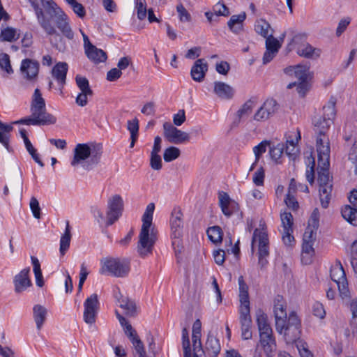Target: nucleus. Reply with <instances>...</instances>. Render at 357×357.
I'll return each instance as SVG.
<instances>
[{
  "label": "nucleus",
  "instance_id": "f257e3e1",
  "mask_svg": "<svg viewBox=\"0 0 357 357\" xmlns=\"http://www.w3.org/2000/svg\"><path fill=\"white\" fill-rule=\"evenodd\" d=\"M154 209V204L150 203L146 206L142 216V225L137 246V251L142 257H146L152 254L154 245L158 238L157 230L152 223Z\"/></svg>",
  "mask_w": 357,
  "mask_h": 357
},
{
  "label": "nucleus",
  "instance_id": "f03ea898",
  "mask_svg": "<svg viewBox=\"0 0 357 357\" xmlns=\"http://www.w3.org/2000/svg\"><path fill=\"white\" fill-rule=\"evenodd\" d=\"M318 153V183L320 202L322 207L327 208L331 197L333 188L328 167L330 166V150L328 147L319 148Z\"/></svg>",
  "mask_w": 357,
  "mask_h": 357
},
{
  "label": "nucleus",
  "instance_id": "7ed1b4c3",
  "mask_svg": "<svg viewBox=\"0 0 357 357\" xmlns=\"http://www.w3.org/2000/svg\"><path fill=\"white\" fill-rule=\"evenodd\" d=\"M31 115L40 121L42 126L54 124L56 119L47 112L45 99L38 89H36L31 102Z\"/></svg>",
  "mask_w": 357,
  "mask_h": 357
},
{
  "label": "nucleus",
  "instance_id": "20e7f679",
  "mask_svg": "<svg viewBox=\"0 0 357 357\" xmlns=\"http://www.w3.org/2000/svg\"><path fill=\"white\" fill-rule=\"evenodd\" d=\"M29 2L35 11L38 22L41 27L44 29L47 35H54V38L51 40L52 45L58 50L63 51L65 49L64 45L57 43V40H59L61 41L62 38L61 36L56 32L55 28L52 25L50 20L45 17L43 9L39 7L36 1L29 0Z\"/></svg>",
  "mask_w": 357,
  "mask_h": 357
},
{
  "label": "nucleus",
  "instance_id": "39448f33",
  "mask_svg": "<svg viewBox=\"0 0 357 357\" xmlns=\"http://www.w3.org/2000/svg\"><path fill=\"white\" fill-rule=\"evenodd\" d=\"M285 73L289 74L294 73L295 77L298 79L297 82L289 83L287 88L292 89L296 86L297 92L303 97L310 89V84L307 82L310 73L309 67L301 65H298L295 67L291 66L285 69Z\"/></svg>",
  "mask_w": 357,
  "mask_h": 357
},
{
  "label": "nucleus",
  "instance_id": "423d86ee",
  "mask_svg": "<svg viewBox=\"0 0 357 357\" xmlns=\"http://www.w3.org/2000/svg\"><path fill=\"white\" fill-rule=\"evenodd\" d=\"M183 213L181 209L174 208L172 212L170 225L172 231V246L176 255L182 251V241L181 237L183 234Z\"/></svg>",
  "mask_w": 357,
  "mask_h": 357
},
{
  "label": "nucleus",
  "instance_id": "0eeeda50",
  "mask_svg": "<svg viewBox=\"0 0 357 357\" xmlns=\"http://www.w3.org/2000/svg\"><path fill=\"white\" fill-rule=\"evenodd\" d=\"M74 156L70 162L71 165L76 167L78 165H84L86 160L91 158L92 164L97 163L98 152L96 150V145L93 144H77L73 151Z\"/></svg>",
  "mask_w": 357,
  "mask_h": 357
},
{
  "label": "nucleus",
  "instance_id": "6e6552de",
  "mask_svg": "<svg viewBox=\"0 0 357 357\" xmlns=\"http://www.w3.org/2000/svg\"><path fill=\"white\" fill-rule=\"evenodd\" d=\"M258 243L259 264L264 267L268 263L266 257L269 255L268 238L266 232L262 229L254 231L252 239V250H254L255 243Z\"/></svg>",
  "mask_w": 357,
  "mask_h": 357
},
{
  "label": "nucleus",
  "instance_id": "1a4fd4ad",
  "mask_svg": "<svg viewBox=\"0 0 357 357\" xmlns=\"http://www.w3.org/2000/svg\"><path fill=\"white\" fill-rule=\"evenodd\" d=\"M333 123L331 119H327L326 117L319 116L314 120V131L318 135L317 137V151L319 153V148L328 147L330 150V142L328 137L326 135L330 126Z\"/></svg>",
  "mask_w": 357,
  "mask_h": 357
},
{
  "label": "nucleus",
  "instance_id": "9d476101",
  "mask_svg": "<svg viewBox=\"0 0 357 357\" xmlns=\"http://www.w3.org/2000/svg\"><path fill=\"white\" fill-rule=\"evenodd\" d=\"M331 278L337 284L340 296L342 298H349L350 292L345 272L340 261H337L335 265L331 267Z\"/></svg>",
  "mask_w": 357,
  "mask_h": 357
},
{
  "label": "nucleus",
  "instance_id": "9b49d317",
  "mask_svg": "<svg viewBox=\"0 0 357 357\" xmlns=\"http://www.w3.org/2000/svg\"><path fill=\"white\" fill-rule=\"evenodd\" d=\"M164 137L175 144H185L190 140V134L174 127L172 123L165 122L163 124Z\"/></svg>",
  "mask_w": 357,
  "mask_h": 357
},
{
  "label": "nucleus",
  "instance_id": "f8f14e48",
  "mask_svg": "<svg viewBox=\"0 0 357 357\" xmlns=\"http://www.w3.org/2000/svg\"><path fill=\"white\" fill-rule=\"evenodd\" d=\"M99 310L98 296L93 294L84 302L83 319L89 325L95 324Z\"/></svg>",
  "mask_w": 357,
  "mask_h": 357
},
{
  "label": "nucleus",
  "instance_id": "ddd939ff",
  "mask_svg": "<svg viewBox=\"0 0 357 357\" xmlns=\"http://www.w3.org/2000/svg\"><path fill=\"white\" fill-rule=\"evenodd\" d=\"M93 215L99 225L102 233L109 238L108 227L112 225V199H108L107 207L105 211H101L98 208L94 209Z\"/></svg>",
  "mask_w": 357,
  "mask_h": 357
},
{
  "label": "nucleus",
  "instance_id": "4468645a",
  "mask_svg": "<svg viewBox=\"0 0 357 357\" xmlns=\"http://www.w3.org/2000/svg\"><path fill=\"white\" fill-rule=\"evenodd\" d=\"M301 326L300 319L296 314L292 312L285 321V327L282 333L286 336H290V341H295L300 337Z\"/></svg>",
  "mask_w": 357,
  "mask_h": 357
},
{
  "label": "nucleus",
  "instance_id": "2eb2a0df",
  "mask_svg": "<svg viewBox=\"0 0 357 357\" xmlns=\"http://www.w3.org/2000/svg\"><path fill=\"white\" fill-rule=\"evenodd\" d=\"M277 109L276 101L273 99H268L255 112L253 119L257 121H266L275 113Z\"/></svg>",
  "mask_w": 357,
  "mask_h": 357
},
{
  "label": "nucleus",
  "instance_id": "dca6fc26",
  "mask_svg": "<svg viewBox=\"0 0 357 357\" xmlns=\"http://www.w3.org/2000/svg\"><path fill=\"white\" fill-rule=\"evenodd\" d=\"M30 268H25L17 273L13 279L15 291L20 294L32 285L29 278Z\"/></svg>",
  "mask_w": 357,
  "mask_h": 357
},
{
  "label": "nucleus",
  "instance_id": "f3484780",
  "mask_svg": "<svg viewBox=\"0 0 357 357\" xmlns=\"http://www.w3.org/2000/svg\"><path fill=\"white\" fill-rule=\"evenodd\" d=\"M20 70L24 78L30 81L33 80L38 76L39 63L30 59H25L22 61Z\"/></svg>",
  "mask_w": 357,
  "mask_h": 357
},
{
  "label": "nucleus",
  "instance_id": "a211bd4d",
  "mask_svg": "<svg viewBox=\"0 0 357 357\" xmlns=\"http://www.w3.org/2000/svg\"><path fill=\"white\" fill-rule=\"evenodd\" d=\"M128 331H126V336L131 342L135 355L138 357H146V351L142 341L140 340L137 331L132 327L131 325L127 326Z\"/></svg>",
  "mask_w": 357,
  "mask_h": 357
},
{
  "label": "nucleus",
  "instance_id": "6ab92c4d",
  "mask_svg": "<svg viewBox=\"0 0 357 357\" xmlns=\"http://www.w3.org/2000/svg\"><path fill=\"white\" fill-rule=\"evenodd\" d=\"M130 271V260L128 258L113 259V276L126 278Z\"/></svg>",
  "mask_w": 357,
  "mask_h": 357
},
{
  "label": "nucleus",
  "instance_id": "aec40b11",
  "mask_svg": "<svg viewBox=\"0 0 357 357\" xmlns=\"http://www.w3.org/2000/svg\"><path fill=\"white\" fill-rule=\"evenodd\" d=\"M54 16L56 17V25L63 35L70 40L73 39L74 33L69 25L67 15L62 10H59Z\"/></svg>",
  "mask_w": 357,
  "mask_h": 357
},
{
  "label": "nucleus",
  "instance_id": "412c9836",
  "mask_svg": "<svg viewBox=\"0 0 357 357\" xmlns=\"http://www.w3.org/2000/svg\"><path fill=\"white\" fill-rule=\"evenodd\" d=\"M256 321L259 333V337L273 334L272 328L268 322V317L261 310L256 312Z\"/></svg>",
  "mask_w": 357,
  "mask_h": 357
},
{
  "label": "nucleus",
  "instance_id": "4be33fe9",
  "mask_svg": "<svg viewBox=\"0 0 357 357\" xmlns=\"http://www.w3.org/2000/svg\"><path fill=\"white\" fill-rule=\"evenodd\" d=\"M220 344L218 339L216 338L215 334L210 331L207 335V339L205 343L204 356L206 354L211 357H216L220 351Z\"/></svg>",
  "mask_w": 357,
  "mask_h": 357
},
{
  "label": "nucleus",
  "instance_id": "5701e85b",
  "mask_svg": "<svg viewBox=\"0 0 357 357\" xmlns=\"http://www.w3.org/2000/svg\"><path fill=\"white\" fill-rule=\"evenodd\" d=\"M207 70V63L204 59H197L192 66L190 75L193 80L201 82L204 80Z\"/></svg>",
  "mask_w": 357,
  "mask_h": 357
},
{
  "label": "nucleus",
  "instance_id": "b1692460",
  "mask_svg": "<svg viewBox=\"0 0 357 357\" xmlns=\"http://www.w3.org/2000/svg\"><path fill=\"white\" fill-rule=\"evenodd\" d=\"M68 70V66L66 62L57 63L52 70V75L53 77L57 81L58 84L61 87H63L66 84Z\"/></svg>",
  "mask_w": 357,
  "mask_h": 357
},
{
  "label": "nucleus",
  "instance_id": "393cba45",
  "mask_svg": "<svg viewBox=\"0 0 357 357\" xmlns=\"http://www.w3.org/2000/svg\"><path fill=\"white\" fill-rule=\"evenodd\" d=\"M259 344L267 357H273L275 355L277 345L273 334L259 337Z\"/></svg>",
  "mask_w": 357,
  "mask_h": 357
},
{
  "label": "nucleus",
  "instance_id": "a878e982",
  "mask_svg": "<svg viewBox=\"0 0 357 357\" xmlns=\"http://www.w3.org/2000/svg\"><path fill=\"white\" fill-rule=\"evenodd\" d=\"M215 93L222 99H231L234 94V89L229 84L222 82H215L214 83Z\"/></svg>",
  "mask_w": 357,
  "mask_h": 357
},
{
  "label": "nucleus",
  "instance_id": "bb28decb",
  "mask_svg": "<svg viewBox=\"0 0 357 357\" xmlns=\"http://www.w3.org/2000/svg\"><path fill=\"white\" fill-rule=\"evenodd\" d=\"M13 130L11 124H6L0 121V142L8 152H12L13 149L10 146V132Z\"/></svg>",
  "mask_w": 357,
  "mask_h": 357
},
{
  "label": "nucleus",
  "instance_id": "cd10ccee",
  "mask_svg": "<svg viewBox=\"0 0 357 357\" xmlns=\"http://www.w3.org/2000/svg\"><path fill=\"white\" fill-rule=\"evenodd\" d=\"M47 315V310L40 304L35 305L33 307V317L36 325V328L40 331Z\"/></svg>",
  "mask_w": 357,
  "mask_h": 357
},
{
  "label": "nucleus",
  "instance_id": "c85d7f7f",
  "mask_svg": "<svg viewBox=\"0 0 357 357\" xmlns=\"http://www.w3.org/2000/svg\"><path fill=\"white\" fill-rule=\"evenodd\" d=\"M321 50L319 48H314L309 43L300 45L297 48L298 55L307 59H316L321 55Z\"/></svg>",
  "mask_w": 357,
  "mask_h": 357
},
{
  "label": "nucleus",
  "instance_id": "c756f323",
  "mask_svg": "<svg viewBox=\"0 0 357 357\" xmlns=\"http://www.w3.org/2000/svg\"><path fill=\"white\" fill-rule=\"evenodd\" d=\"M115 297L117 305L124 310L126 314L130 316L134 314L135 311V304L134 302L124 297L120 292H119Z\"/></svg>",
  "mask_w": 357,
  "mask_h": 357
},
{
  "label": "nucleus",
  "instance_id": "7c9ffc66",
  "mask_svg": "<svg viewBox=\"0 0 357 357\" xmlns=\"http://www.w3.org/2000/svg\"><path fill=\"white\" fill-rule=\"evenodd\" d=\"M84 51L88 59L95 63L104 62L107 59L106 53L103 50L97 48L95 45Z\"/></svg>",
  "mask_w": 357,
  "mask_h": 357
},
{
  "label": "nucleus",
  "instance_id": "2f4dec72",
  "mask_svg": "<svg viewBox=\"0 0 357 357\" xmlns=\"http://www.w3.org/2000/svg\"><path fill=\"white\" fill-rule=\"evenodd\" d=\"M246 18L245 13L234 15L231 17L227 24L231 31L238 33L243 29V22Z\"/></svg>",
  "mask_w": 357,
  "mask_h": 357
},
{
  "label": "nucleus",
  "instance_id": "473e14b6",
  "mask_svg": "<svg viewBox=\"0 0 357 357\" xmlns=\"http://www.w3.org/2000/svg\"><path fill=\"white\" fill-rule=\"evenodd\" d=\"M296 139H287L285 146V153L289 156L292 160H295L298 153V149L297 147V143L298 140L301 139V134L298 130L296 135H295Z\"/></svg>",
  "mask_w": 357,
  "mask_h": 357
},
{
  "label": "nucleus",
  "instance_id": "72a5a7b5",
  "mask_svg": "<svg viewBox=\"0 0 357 357\" xmlns=\"http://www.w3.org/2000/svg\"><path fill=\"white\" fill-rule=\"evenodd\" d=\"M124 210V202L119 195H113V223L122 215Z\"/></svg>",
  "mask_w": 357,
  "mask_h": 357
},
{
  "label": "nucleus",
  "instance_id": "f704fd0d",
  "mask_svg": "<svg viewBox=\"0 0 357 357\" xmlns=\"http://www.w3.org/2000/svg\"><path fill=\"white\" fill-rule=\"evenodd\" d=\"M71 240V234H70V227L69 225V222H66V227L64 231V234L61 236L60 239V248L59 252L61 255L63 256L66 252L68 251L70 247Z\"/></svg>",
  "mask_w": 357,
  "mask_h": 357
},
{
  "label": "nucleus",
  "instance_id": "c9c22d12",
  "mask_svg": "<svg viewBox=\"0 0 357 357\" xmlns=\"http://www.w3.org/2000/svg\"><path fill=\"white\" fill-rule=\"evenodd\" d=\"M342 215L351 225L357 226V208L346 205L342 209Z\"/></svg>",
  "mask_w": 357,
  "mask_h": 357
},
{
  "label": "nucleus",
  "instance_id": "e433bc0d",
  "mask_svg": "<svg viewBox=\"0 0 357 357\" xmlns=\"http://www.w3.org/2000/svg\"><path fill=\"white\" fill-rule=\"evenodd\" d=\"M131 63L129 56L121 58L117 63V68H113V82L119 79L122 75V70L126 69Z\"/></svg>",
  "mask_w": 357,
  "mask_h": 357
},
{
  "label": "nucleus",
  "instance_id": "4c0bfd02",
  "mask_svg": "<svg viewBox=\"0 0 357 357\" xmlns=\"http://www.w3.org/2000/svg\"><path fill=\"white\" fill-rule=\"evenodd\" d=\"M254 106L255 103L253 101L250 100L245 102L243 106L237 111V119L234 121V123L238 125L242 118L249 116L251 114Z\"/></svg>",
  "mask_w": 357,
  "mask_h": 357
},
{
  "label": "nucleus",
  "instance_id": "58836bf2",
  "mask_svg": "<svg viewBox=\"0 0 357 357\" xmlns=\"http://www.w3.org/2000/svg\"><path fill=\"white\" fill-rule=\"evenodd\" d=\"M128 130L130 133V147L133 148L138 138L139 132V121L137 118L128 121Z\"/></svg>",
  "mask_w": 357,
  "mask_h": 357
},
{
  "label": "nucleus",
  "instance_id": "ea45409f",
  "mask_svg": "<svg viewBox=\"0 0 357 357\" xmlns=\"http://www.w3.org/2000/svg\"><path fill=\"white\" fill-rule=\"evenodd\" d=\"M314 243L303 242L302 245V258L303 263L307 264L311 262L312 257L314 254L313 248Z\"/></svg>",
  "mask_w": 357,
  "mask_h": 357
},
{
  "label": "nucleus",
  "instance_id": "a19ab883",
  "mask_svg": "<svg viewBox=\"0 0 357 357\" xmlns=\"http://www.w3.org/2000/svg\"><path fill=\"white\" fill-rule=\"evenodd\" d=\"M270 29V24L264 19H259L255 22V31L264 38L269 36L268 31Z\"/></svg>",
  "mask_w": 357,
  "mask_h": 357
},
{
  "label": "nucleus",
  "instance_id": "79ce46f5",
  "mask_svg": "<svg viewBox=\"0 0 357 357\" xmlns=\"http://www.w3.org/2000/svg\"><path fill=\"white\" fill-rule=\"evenodd\" d=\"M239 320L241 324H252V319L250 316V302L241 303L239 308Z\"/></svg>",
  "mask_w": 357,
  "mask_h": 357
},
{
  "label": "nucleus",
  "instance_id": "37998d69",
  "mask_svg": "<svg viewBox=\"0 0 357 357\" xmlns=\"http://www.w3.org/2000/svg\"><path fill=\"white\" fill-rule=\"evenodd\" d=\"M20 38V34L17 33V30L12 27H7L1 30L0 34V40L13 42L17 40Z\"/></svg>",
  "mask_w": 357,
  "mask_h": 357
},
{
  "label": "nucleus",
  "instance_id": "c03bdc74",
  "mask_svg": "<svg viewBox=\"0 0 357 357\" xmlns=\"http://www.w3.org/2000/svg\"><path fill=\"white\" fill-rule=\"evenodd\" d=\"M275 319V328L276 331L282 334L284 328L285 327V321L287 319V312L285 311H277L274 312Z\"/></svg>",
  "mask_w": 357,
  "mask_h": 357
},
{
  "label": "nucleus",
  "instance_id": "a18cd8bd",
  "mask_svg": "<svg viewBox=\"0 0 357 357\" xmlns=\"http://www.w3.org/2000/svg\"><path fill=\"white\" fill-rule=\"evenodd\" d=\"M201 333H193L192 335V344H193V356L192 357H203L204 356V349L201 344Z\"/></svg>",
  "mask_w": 357,
  "mask_h": 357
},
{
  "label": "nucleus",
  "instance_id": "49530a36",
  "mask_svg": "<svg viewBox=\"0 0 357 357\" xmlns=\"http://www.w3.org/2000/svg\"><path fill=\"white\" fill-rule=\"evenodd\" d=\"M238 280L239 286V301L241 303L250 302L248 295V286L244 281L243 277L241 275Z\"/></svg>",
  "mask_w": 357,
  "mask_h": 357
},
{
  "label": "nucleus",
  "instance_id": "de8ad7c7",
  "mask_svg": "<svg viewBox=\"0 0 357 357\" xmlns=\"http://www.w3.org/2000/svg\"><path fill=\"white\" fill-rule=\"evenodd\" d=\"M208 238L214 243H220L222 240V231L220 227L213 226L207 229Z\"/></svg>",
  "mask_w": 357,
  "mask_h": 357
},
{
  "label": "nucleus",
  "instance_id": "09e8293b",
  "mask_svg": "<svg viewBox=\"0 0 357 357\" xmlns=\"http://www.w3.org/2000/svg\"><path fill=\"white\" fill-rule=\"evenodd\" d=\"M336 99L334 97H331L326 105H325L323 108L324 109V116L322 117H326L327 119H331L335 116V106Z\"/></svg>",
  "mask_w": 357,
  "mask_h": 357
},
{
  "label": "nucleus",
  "instance_id": "8fccbe9b",
  "mask_svg": "<svg viewBox=\"0 0 357 357\" xmlns=\"http://www.w3.org/2000/svg\"><path fill=\"white\" fill-rule=\"evenodd\" d=\"M283 231H293V216L291 213L284 211L280 214Z\"/></svg>",
  "mask_w": 357,
  "mask_h": 357
},
{
  "label": "nucleus",
  "instance_id": "3c124183",
  "mask_svg": "<svg viewBox=\"0 0 357 357\" xmlns=\"http://www.w3.org/2000/svg\"><path fill=\"white\" fill-rule=\"evenodd\" d=\"M181 151L175 146H170L164 151L163 158L165 162H169L178 158L180 156Z\"/></svg>",
  "mask_w": 357,
  "mask_h": 357
},
{
  "label": "nucleus",
  "instance_id": "603ef678",
  "mask_svg": "<svg viewBox=\"0 0 357 357\" xmlns=\"http://www.w3.org/2000/svg\"><path fill=\"white\" fill-rule=\"evenodd\" d=\"M135 10L137 11V18L143 20L147 15L146 0H135Z\"/></svg>",
  "mask_w": 357,
  "mask_h": 357
},
{
  "label": "nucleus",
  "instance_id": "864d4df0",
  "mask_svg": "<svg viewBox=\"0 0 357 357\" xmlns=\"http://www.w3.org/2000/svg\"><path fill=\"white\" fill-rule=\"evenodd\" d=\"M99 273L101 275H109L112 274V257H106L100 259V268Z\"/></svg>",
  "mask_w": 357,
  "mask_h": 357
},
{
  "label": "nucleus",
  "instance_id": "5fc2aeb1",
  "mask_svg": "<svg viewBox=\"0 0 357 357\" xmlns=\"http://www.w3.org/2000/svg\"><path fill=\"white\" fill-rule=\"evenodd\" d=\"M182 344L184 351V357H192L190 351V344L188 330L184 328L182 331Z\"/></svg>",
  "mask_w": 357,
  "mask_h": 357
},
{
  "label": "nucleus",
  "instance_id": "6e6d98bb",
  "mask_svg": "<svg viewBox=\"0 0 357 357\" xmlns=\"http://www.w3.org/2000/svg\"><path fill=\"white\" fill-rule=\"evenodd\" d=\"M266 39V50L278 53L281 47V44L279 43L278 40L273 36L272 33Z\"/></svg>",
  "mask_w": 357,
  "mask_h": 357
},
{
  "label": "nucleus",
  "instance_id": "4d7b16f0",
  "mask_svg": "<svg viewBox=\"0 0 357 357\" xmlns=\"http://www.w3.org/2000/svg\"><path fill=\"white\" fill-rule=\"evenodd\" d=\"M0 68L4 70L8 74H12L13 73L8 54L6 53H1L0 54Z\"/></svg>",
  "mask_w": 357,
  "mask_h": 357
},
{
  "label": "nucleus",
  "instance_id": "13d9d810",
  "mask_svg": "<svg viewBox=\"0 0 357 357\" xmlns=\"http://www.w3.org/2000/svg\"><path fill=\"white\" fill-rule=\"evenodd\" d=\"M41 3L43 6L46 9L47 13L51 17H53L57 11L59 12V10H61V9L59 8L56 3L52 0H45Z\"/></svg>",
  "mask_w": 357,
  "mask_h": 357
},
{
  "label": "nucleus",
  "instance_id": "bf43d9fd",
  "mask_svg": "<svg viewBox=\"0 0 357 357\" xmlns=\"http://www.w3.org/2000/svg\"><path fill=\"white\" fill-rule=\"evenodd\" d=\"M284 146L282 144H278L276 146L271 147L269 153L271 158L278 162L283 154Z\"/></svg>",
  "mask_w": 357,
  "mask_h": 357
},
{
  "label": "nucleus",
  "instance_id": "052dcab7",
  "mask_svg": "<svg viewBox=\"0 0 357 357\" xmlns=\"http://www.w3.org/2000/svg\"><path fill=\"white\" fill-rule=\"evenodd\" d=\"M25 147L29 152V153L31 155L32 158L34 161L38 163L41 167H44V163L40 160L39 155L37 153L36 149L33 147L31 142H26L24 144Z\"/></svg>",
  "mask_w": 357,
  "mask_h": 357
},
{
  "label": "nucleus",
  "instance_id": "680f3d73",
  "mask_svg": "<svg viewBox=\"0 0 357 357\" xmlns=\"http://www.w3.org/2000/svg\"><path fill=\"white\" fill-rule=\"evenodd\" d=\"M269 145L268 142L263 141L253 148V152L255 155V162H258L261 155L266 151V147Z\"/></svg>",
  "mask_w": 357,
  "mask_h": 357
},
{
  "label": "nucleus",
  "instance_id": "e2e57ef3",
  "mask_svg": "<svg viewBox=\"0 0 357 357\" xmlns=\"http://www.w3.org/2000/svg\"><path fill=\"white\" fill-rule=\"evenodd\" d=\"M176 11L178 14L179 20L181 22H190L191 20L190 14L182 3H178L176 6Z\"/></svg>",
  "mask_w": 357,
  "mask_h": 357
},
{
  "label": "nucleus",
  "instance_id": "0e129e2a",
  "mask_svg": "<svg viewBox=\"0 0 357 357\" xmlns=\"http://www.w3.org/2000/svg\"><path fill=\"white\" fill-rule=\"evenodd\" d=\"M76 83L81 91L91 93L92 90L89 87V81L86 78L77 75Z\"/></svg>",
  "mask_w": 357,
  "mask_h": 357
},
{
  "label": "nucleus",
  "instance_id": "69168bd1",
  "mask_svg": "<svg viewBox=\"0 0 357 357\" xmlns=\"http://www.w3.org/2000/svg\"><path fill=\"white\" fill-rule=\"evenodd\" d=\"M29 206L33 217L39 219L40 218V208L39 202L35 197L31 198Z\"/></svg>",
  "mask_w": 357,
  "mask_h": 357
},
{
  "label": "nucleus",
  "instance_id": "338daca9",
  "mask_svg": "<svg viewBox=\"0 0 357 357\" xmlns=\"http://www.w3.org/2000/svg\"><path fill=\"white\" fill-rule=\"evenodd\" d=\"M150 165L154 170L161 169L162 165L160 155L156 153H151Z\"/></svg>",
  "mask_w": 357,
  "mask_h": 357
},
{
  "label": "nucleus",
  "instance_id": "774afa93",
  "mask_svg": "<svg viewBox=\"0 0 357 357\" xmlns=\"http://www.w3.org/2000/svg\"><path fill=\"white\" fill-rule=\"evenodd\" d=\"M349 160L351 162L352 164L355 165V174H357V141H355L353 144L349 153Z\"/></svg>",
  "mask_w": 357,
  "mask_h": 357
}]
</instances>
